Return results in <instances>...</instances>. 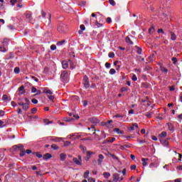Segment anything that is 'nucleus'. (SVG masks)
I'll use <instances>...</instances> for the list:
<instances>
[{
  "mask_svg": "<svg viewBox=\"0 0 182 182\" xmlns=\"http://www.w3.org/2000/svg\"><path fill=\"white\" fill-rule=\"evenodd\" d=\"M60 80L63 82V83H68V82H69V73L68 71L64 70L61 73Z\"/></svg>",
  "mask_w": 182,
  "mask_h": 182,
  "instance_id": "obj_1",
  "label": "nucleus"
},
{
  "mask_svg": "<svg viewBox=\"0 0 182 182\" xmlns=\"http://www.w3.org/2000/svg\"><path fill=\"white\" fill-rule=\"evenodd\" d=\"M82 85L85 89H89L90 87V81H89V77L87 75L83 77Z\"/></svg>",
  "mask_w": 182,
  "mask_h": 182,
  "instance_id": "obj_2",
  "label": "nucleus"
},
{
  "mask_svg": "<svg viewBox=\"0 0 182 182\" xmlns=\"http://www.w3.org/2000/svg\"><path fill=\"white\" fill-rule=\"evenodd\" d=\"M19 150H23V145L22 144L13 146L10 151H11V153H14V151H19Z\"/></svg>",
  "mask_w": 182,
  "mask_h": 182,
  "instance_id": "obj_3",
  "label": "nucleus"
},
{
  "mask_svg": "<svg viewBox=\"0 0 182 182\" xmlns=\"http://www.w3.org/2000/svg\"><path fill=\"white\" fill-rule=\"evenodd\" d=\"M58 32H60L61 33H63L68 31V26L66 24H60L58 26Z\"/></svg>",
  "mask_w": 182,
  "mask_h": 182,
  "instance_id": "obj_4",
  "label": "nucleus"
},
{
  "mask_svg": "<svg viewBox=\"0 0 182 182\" xmlns=\"http://www.w3.org/2000/svg\"><path fill=\"white\" fill-rule=\"evenodd\" d=\"M73 161H74L77 166H82V156L79 155L78 158H73Z\"/></svg>",
  "mask_w": 182,
  "mask_h": 182,
  "instance_id": "obj_5",
  "label": "nucleus"
},
{
  "mask_svg": "<svg viewBox=\"0 0 182 182\" xmlns=\"http://www.w3.org/2000/svg\"><path fill=\"white\" fill-rule=\"evenodd\" d=\"M112 178H113L114 182H118L119 181H122L123 180V178H120L118 173H116L112 175Z\"/></svg>",
  "mask_w": 182,
  "mask_h": 182,
  "instance_id": "obj_6",
  "label": "nucleus"
},
{
  "mask_svg": "<svg viewBox=\"0 0 182 182\" xmlns=\"http://www.w3.org/2000/svg\"><path fill=\"white\" fill-rule=\"evenodd\" d=\"M18 106H22L23 110L26 112L29 109V104H26L24 102H20L18 103Z\"/></svg>",
  "mask_w": 182,
  "mask_h": 182,
  "instance_id": "obj_7",
  "label": "nucleus"
},
{
  "mask_svg": "<svg viewBox=\"0 0 182 182\" xmlns=\"http://www.w3.org/2000/svg\"><path fill=\"white\" fill-rule=\"evenodd\" d=\"M88 120L90 122V123H92L93 124H98V123H100V120H99L96 117L89 118Z\"/></svg>",
  "mask_w": 182,
  "mask_h": 182,
  "instance_id": "obj_8",
  "label": "nucleus"
},
{
  "mask_svg": "<svg viewBox=\"0 0 182 182\" xmlns=\"http://www.w3.org/2000/svg\"><path fill=\"white\" fill-rule=\"evenodd\" d=\"M104 159H105V156H103V154H99L98 159H97V163L99 166L102 165V163H103Z\"/></svg>",
  "mask_w": 182,
  "mask_h": 182,
  "instance_id": "obj_9",
  "label": "nucleus"
},
{
  "mask_svg": "<svg viewBox=\"0 0 182 182\" xmlns=\"http://www.w3.org/2000/svg\"><path fill=\"white\" fill-rule=\"evenodd\" d=\"M130 147H132L131 144H126L124 145H120L119 146L120 150H125V149H130Z\"/></svg>",
  "mask_w": 182,
  "mask_h": 182,
  "instance_id": "obj_10",
  "label": "nucleus"
},
{
  "mask_svg": "<svg viewBox=\"0 0 182 182\" xmlns=\"http://www.w3.org/2000/svg\"><path fill=\"white\" fill-rule=\"evenodd\" d=\"M135 129H139V125L137 123L132 124V126L129 127V132H133V130H135Z\"/></svg>",
  "mask_w": 182,
  "mask_h": 182,
  "instance_id": "obj_11",
  "label": "nucleus"
},
{
  "mask_svg": "<svg viewBox=\"0 0 182 182\" xmlns=\"http://www.w3.org/2000/svg\"><path fill=\"white\" fill-rule=\"evenodd\" d=\"M63 69H68L69 68V63L66 60L62 61Z\"/></svg>",
  "mask_w": 182,
  "mask_h": 182,
  "instance_id": "obj_12",
  "label": "nucleus"
},
{
  "mask_svg": "<svg viewBox=\"0 0 182 182\" xmlns=\"http://www.w3.org/2000/svg\"><path fill=\"white\" fill-rule=\"evenodd\" d=\"M43 159L46 161L49 160V159H52V154H50V153H47L43 155Z\"/></svg>",
  "mask_w": 182,
  "mask_h": 182,
  "instance_id": "obj_13",
  "label": "nucleus"
},
{
  "mask_svg": "<svg viewBox=\"0 0 182 182\" xmlns=\"http://www.w3.org/2000/svg\"><path fill=\"white\" fill-rule=\"evenodd\" d=\"M62 140H63V138H60V137H55L51 139V141H54L55 143H59L62 141Z\"/></svg>",
  "mask_w": 182,
  "mask_h": 182,
  "instance_id": "obj_14",
  "label": "nucleus"
},
{
  "mask_svg": "<svg viewBox=\"0 0 182 182\" xmlns=\"http://www.w3.org/2000/svg\"><path fill=\"white\" fill-rule=\"evenodd\" d=\"M33 156H36V157H38V159H42L43 157V155H42V153L41 152H33Z\"/></svg>",
  "mask_w": 182,
  "mask_h": 182,
  "instance_id": "obj_15",
  "label": "nucleus"
},
{
  "mask_svg": "<svg viewBox=\"0 0 182 182\" xmlns=\"http://www.w3.org/2000/svg\"><path fill=\"white\" fill-rule=\"evenodd\" d=\"M114 132H115V133H117V134H124V131H122L119 128L114 129Z\"/></svg>",
  "mask_w": 182,
  "mask_h": 182,
  "instance_id": "obj_16",
  "label": "nucleus"
},
{
  "mask_svg": "<svg viewBox=\"0 0 182 182\" xmlns=\"http://www.w3.org/2000/svg\"><path fill=\"white\" fill-rule=\"evenodd\" d=\"M142 166H146L147 165V161H149V158H142Z\"/></svg>",
  "mask_w": 182,
  "mask_h": 182,
  "instance_id": "obj_17",
  "label": "nucleus"
},
{
  "mask_svg": "<svg viewBox=\"0 0 182 182\" xmlns=\"http://www.w3.org/2000/svg\"><path fill=\"white\" fill-rule=\"evenodd\" d=\"M170 33L171 41H176V39H177V36H176V33H174L173 31H171Z\"/></svg>",
  "mask_w": 182,
  "mask_h": 182,
  "instance_id": "obj_18",
  "label": "nucleus"
},
{
  "mask_svg": "<svg viewBox=\"0 0 182 182\" xmlns=\"http://www.w3.org/2000/svg\"><path fill=\"white\" fill-rule=\"evenodd\" d=\"M60 161H65V160H66V154H60Z\"/></svg>",
  "mask_w": 182,
  "mask_h": 182,
  "instance_id": "obj_19",
  "label": "nucleus"
},
{
  "mask_svg": "<svg viewBox=\"0 0 182 182\" xmlns=\"http://www.w3.org/2000/svg\"><path fill=\"white\" fill-rule=\"evenodd\" d=\"M2 100H4L5 102H11V97H8V95H4Z\"/></svg>",
  "mask_w": 182,
  "mask_h": 182,
  "instance_id": "obj_20",
  "label": "nucleus"
},
{
  "mask_svg": "<svg viewBox=\"0 0 182 182\" xmlns=\"http://www.w3.org/2000/svg\"><path fill=\"white\" fill-rule=\"evenodd\" d=\"M68 63H70V68L71 70L75 69V63H73V61L72 60H68Z\"/></svg>",
  "mask_w": 182,
  "mask_h": 182,
  "instance_id": "obj_21",
  "label": "nucleus"
},
{
  "mask_svg": "<svg viewBox=\"0 0 182 182\" xmlns=\"http://www.w3.org/2000/svg\"><path fill=\"white\" fill-rule=\"evenodd\" d=\"M111 123H113V120L107 121L105 123L104 126H106L107 127H112V125H109Z\"/></svg>",
  "mask_w": 182,
  "mask_h": 182,
  "instance_id": "obj_22",
  "label": "nucleus"
},
{
  "mask_svg": "<svg viewBox=\"0 0 182 182\" xmlns=\"http://www.w3.org/2000/svg\"><path fill=\"white\" fill-rule=\"evenodd\" d=\"M92 154H95V152H92L91 151H87V157H88V159H92Z\"/></svg>",
  "mask_w": 182,
  "mask_h": 182,
  "instance_id": "obj_23",
  "label": "nucleus"
},
{
  "mask_svg": "<svg viewBox=\"0 0 182 182\" xmlns=\"http://www.w3.org/2000/svg\"><path fill=\"white\" fill-rule=\"evenodd\" d=\"M89 174H90V171H86L85 173H84V178H89Z\"/></svg>",
  "mask_w": 182,
  "mask_h": 182,
  "instance_id": "obj_24",
  "label": "nucleus"
},
{
  "mask_svg": "<svg viewBox=\"0 0 182 182\" xmlns=\"http://www.w3.org/2000/svg\"><path fill=\"white\" fill-rule=\"evenodd\" d=\"M145 116L149 119H151V117L153 116V112H146Z\"/></svg>",
  "mask_w": 182,
  "mask_h": 182,
  "instance_id": "obj_25",
  "label": "nucleus"
},
{
  "mask_svg": "<svg viewBox=\"0 0 182 182\" xmlns=\"http://www.w3.org/2000/svg\"><path fill=\"white\" fill-rule=\"evenodd\" d=\"M109 155L110 156V157H112V159H114V160H117V161H119V159L117 156H116V155L112 154L109 153Z\"/></svg>",
  "mask_w": 182,
  "mask_h": 182,
  "instance_id": "obj_26",
  "label": "nucleus"
},
{
  "mask_svg": "<svg viewBox=\"0 0 182 182\" xmlns=\"http://www.w3.org/2000/svg\"><path fill=\"white\" fill-rule=\"evenodd\" d=\"M63 120H64V122H72V121H73L74 120V119L73 118H71V117H64L63 118Z\"/></svg>",
  "mask_w": 182,
  "mask_h": 182,
  "instance_id": "obj_27",
  "label": "nucleus"
},
{
  "mask_svg": "<svg viewBox=\"0 0 182 182\" xmlns=\"http://www.w3.org/2000/svg\"><path fill=\"white\" fill-rule=\"evenodd\" d=\"M26 154V152L25 151V150L23 149L20 150V157H23V156H25Z\"/></svg>",
  "mask_w": 182,
  "mask_h": 182,
  "instance_id": "obj_28",
  "label": "nucleus"
},
{
  "mask_svg": "<svg viewBox=\"0 0 182 182\" xmlns=\"http://www.w3.org/2000/svg\"><path fill=\"white\" fill-rule=\"evenodd\" d=\"M103 176L105 177V178H109V177H110V173L109 172H104L103 173Z\"/></svg>",
  "mask_w": 182,
  "mask_h": 182,
  "instance_id": "obj_29",
  "label": "nucleus"
},
{
  "mask_svg": "<svg viewBox=\"0 0 182 182\" xmlns=\"http://www.w3.org/2000/svg\"><path fill=\"white\" fill-rule=\"evenodd\" d=\"M51 149H53V150H59V146H58L55 144H53L51 145Z\"/></svg>",
  "mask_w": 182,
  "mask_h": 182,
  "instance_id": "obj_30",
  "label": "nucleus"
},
{
  "mask_svg": "<svg viewBox=\"0 0 182 182\" xmlns=\"http://www.w3.org/2000/svg\"><path fill=\"white\" fill-rule=\"evenodd\" d=\"M125 41H126L127 43H129L130 45H133V41H132V40H130V38L126 37Z\"/></svg>",
  "mask_w": 182,
  "mask_h": 182,
  "instance_id": "obj_31",
  "label": "nucleus"
},
{
  "mask_svg": "<svg viewBox=\"0 0 182 182\" xmlns=\"http://www.w3.org/2000/svg\"><path fill=\"white\" fill-rule=\"evenodd\" d=\"M20 72H21V69L19 68V67H16L14 68V73H16V75L19 74Z\"/></svg>",
  "mask_w": 182,
  "mask_h": 182,
  "instance_id": "obj_32",
  "label": "nucleus"
},
{
  "mask_svg": "<svg viewBox=\"0 0 182 182\" xmlns=\"http://www.w3.org/2000/svg\"><path fill=\"white\" fill-rule=\"evenodd\" d=\"M156 119H159V120H164V119H165V117L163 114H160L156 117Z\"/></svg>",
  "mask_w": 182,
  "mask_h": 182,
  "instance_id": "obj_33",
  "label": "nucleus"
},
{
  "mask_svg": "<svg viewBox=\"0 0 182 182\" xmlns=\"http://www.w3.org/2000/svg\"><path fill=\"white\" fill-rule=\"evenodd\" d=\"M43 93H47V95H53V92L50 90H44Z\"/></svg>",
  "mask_w": 182,
  "mask_h": 182,
  "instance_id": "obj_34",
  "label": "nucleus"
},
{
  "mask_svg": "<svg viewBox=\"0 0 182 182\" xmlns=\"http://www.w3.org/2000/svg\"><path fill=\"white\" fill-rule=\"evenodd\" d=\"M109 75H115L116 74V70L114 68H111L109 72Z\"/></svg>",
  "mask_w": 182,
  "mask_h": 182,
  "instance_id": "obj_35",
  "label": "nucleus"
},
{
  "mask_svg": "<svg viewBox=\"0 0 182 182\" xmlns=\"http://www.w3.org/2000/svg\"><path fill=\"white\" fill-rule=\"evenodd\" d=\"M160 137H167V132H162L160 134H159Z\"/></svg>",
  "mask_w": 182,
  "mask_h": 182,
  "instance_id": "obj_36",
  "label": "nucleus"
},
{
  "mask_svg": "<svg viewBox=\"0 0 182 182\" xmlns=\"http://www.w3.org/2000/svg\"><path fill=\"white\" fill-rule=\"evenodd\" d=\"M0 52H6V48H5V46H0Z\"/></svg>",
  "mask_w": 182,
  "mask_h": 182,
  "instance_id": "obj_37",
  "label": "nucleus"
},
{
  "mask_svg": "<svg viewBox=\"0 0 182 182\" xmlns=\"http://www.w3.org/2000/svg\"><path fill=\"white\" fill-rule=\"evenodd\" d=\"M5 157V154H4V151H0V161Z\"/></svg>",
  "mask_w": 182,
  "mask_h": 182,
  "instance_id": "obj_38",
  "label": "nucleus"
},
{
  "mask_svg": "<svg viewBox=\"0 0 182 182\" xmlns=\"http://www.w3.org/2000/svg\"><path fill=\"white\" fill-rule=\"evenodd\" d=\"M65 42H66V41H65V40H63V41H58V42L57 43V45H58V46H62V45H63V44L65 43Z\"/></svg>",
  "mask_w": 182,
  "mask_h": 182,
  "instance_id": "obj_39",
  "label": "nucleus"
},
{
  "mask_svg": "<svg viewBox=\"0 0 182 182\" xmlns=\"http://www.w3.org/2000/svg\"><path fill=\"white\" fill-rule=\"evenodd\" d=\"M171 60H172L173 65H176V63H177V61H178L177 58H176V57H173L171 58Z\"/></svg>",
  "mask_w": 182,
  "mask_h": 182,
  "instance_id": "obj_40",
  "label": "nucleus"
},
{
  "mask_svg": "<svg viewBox=\"0 0 182 182\" xmlns=\"http://www.w3.org/2000/svg\"><path fill=\"white\" fill-rule=\"evenodd\" d=\"M149 33L151 34V33H154V27H151L149 29Z\"/></svg>",
  "mask_w": 182,
  "mask_h": 182,
  "instance_id": "obj_41",
  "label": "nucleus"
},
{
  "mask_svg": "<svg viewBox=\"0 0 182 182\" xmlns=\"http://www.w3.org/2000/svg\"><path fill=\"white\" fill-rule=\"evenodd\" d=\"M109 58H110L111 59H113V58H114V53L111 52L108 54Z\"/></svg>",
  "mask_w": 182,
  "mask_h": 182,
  "instance_id": "obj_42",
  "label": "nucleus"
},
{
  "mask_svg": "<svg viewBox=\"0 0 182 182\" xmlns=\"http://www.w3.org/2000/svg\"><path fill=\"white\" fill-rule=\"evenodd\" d=\"M168 129H169L170 132L174 131V127L173 126V124H168Z\"/></svg>",
  "mask_w": 182,
  "mask_h": 182,
  "instance_id": "obj_43",
  "label": "nucleus"
},
{
  "mask_svg": "<svg viewBox=\"0 0 182 182\" xmlns=\"http://www.w3.org/2000/svg\"><path fill=\"white\" fill-rule=\"evenodd\" d=\"M127 90H129V87H123L121 88L122 93H123V92H127Z\"/></svg>",
  "mask_w": 182,
  "mask_h": 182,
  "instance_id": "obj_44",
  "label": "nucleus"
},
{
  "mask_svg": "<svg viewBox=\"0 0 182 182\" xmlns=\"http://www.w3.org/2000/svg\"><path fill=\"white\" fill-rule=\"evenodd\" d=\"M109 2L112 6H114L116 5V1H114V0H109Z\"/></svg>",
  "mask_w": 182,
  "mask_h": 182,
  "instance_id": "obj_45",
  "label": "nucleus"
},
{
  "mask_svg": "<svg viewBox=\"0 0 182 182\" xmlns=\"http://www.w3.org/2000/svg\"><path fill=\"white\" fill-rule=\"evenodd\" d=\"M37 111H38V109H36V107L32 108V109H31V113H32V114H35Z\"/></svg>",
  "mask_w": 182,
  "mask_h": 182,
  "instance_id": "obj_46",
  "label": "nucleus"
},
{
  "mask_svg": "<svg viewBox=\"0 0 182 182\" xmlns=\"http://www.w3.org/2000/svg\"><path fill=\"white\" fill-rule=\"evenodd\" d=\"M18 2V0H11L10 3L11 4L12 6H15V4Z\"/></svg>",
  "mask_w": 182,
  "mask_h": 182,
  "instance_id": "obj_47",
  "label": "nucleus"
},
{
  "mask_svg": "<svg viewBox=\"0 0 182 182\" xmlns=\"http://www.w3.org/2000/svg\"><path fill=\"white\" fill-rule=\"evenodd\" d=\"M38 92V90L35 87H32L31 88V93H36Z\"/></svg>",
  "mask_w": 182,
  "mask_h": 182,
  "instance_id": "obj_48",
  "label": "nucleus"
},
{
  "mask_svg": "<svg viewBox=\"0 0 182 182\" xmlns=\"http://www.w3.org/2000/svg\"><path fill=\"white\" fill-rule=\"evenodd\" d=\"M50 50H56V45L53 44L50 46Z\"/></svg>",
  "mask_w": 182,
  "mask_h": 182,
  "instance_id": "obj_49",
  "label": "nucleus"
},
{
  "mask_svg": "<svg viewBox=\"0 0 182 182\" xmlns=\"http://www.w3.org/2000/svg\"><path fill=\"white\" fill-rule=\"evenodd\" d=\"M141 52H143L141 48H139L138 50H136V53H138V55H141Z\"/></svg>",
  "mask_w": 182,
  "mask_h": 182,
  "instance_id": "obj_50",
  "label": "nucleus"
},
{
  "mask_svg": "<svg viewBox=\"0 0 182 182\" xmlns=\"http://www.w3.org/2000/svg\"><path fill=\"white\" fill-rule=\"evenodd\" d=\"M137 60H139L141 62H143L144 60V58H141V56L139 55L136 57Z\"/></svg>",
  "mask_w": 182,
  "mask_h": 182,
  "instance_id": "obj_51",
  "label": "nucleus"
},
{
  "mask_svg": "<svg viewBox=\"0 0 182 182\" xmlns=\"http://www.w3.org/2000/svg\"><path fill=\"white\" fill-rule=\"evenodd\" d=\"M95 26H97V28H101V26H103V24L96 21L95 22Z\"/></svg>",
  "mask_w": 182,
  "mask_h": 182,
  "instance_id": "obj_52",
  "label": "nucleus"
},
{
  "mask_svg": "<svg viewBox=\"0 0 182 182\" xmlns=\"http://www.w3.org/2000/svg\"><path fill=\"white\" fill-rule=\"evenodd\" d=\"M158 33H161L162 35H164V30H163V28L158 29Z\"/></svg>",
  "mask_w": 182,
  "mask_h": 182,
  "instance_id": "obj_53",
  "label": "nucleus"
},
{
  "mask_svg": "<svg viewBox=\"0 0 182 182\" xmlns=\"http://www.w3.org/2000/svg\"><path fill=\"white\" fill-rule=\"evenodd\" d=\"M41 16L42 18H45L46 17V12L41 11Z\"/></svg>",
  "mask_w": 182,
  "mask_h": 182,
  "instance_id": "obj_54",
  "label": "nucleus"
},
{
  "mask_svg": "<svg viewBox=\"0 0 182 182\" xmlns=\"http://www.w3.org/2000/svg\"><path fill=\"white\" fill-rule=\"evenodd\" d=\"M26 18L27 19H31V18H32V14H29V13L26 14Z\"/></svg>",
  "mask_w": 182,
  "mask_h": 182,
  "instance_id": "obj_55",
  "label": "nucleus"
},
{
  "mask_svg": "<svg viewBox=\"0 0 182 182\" xmlns=\"http://www.w3.org/2000/svg\"><path fill=\"white\" fill-rule=\"evenodd\" d=\"M73 117H74V119H75V120H79V119L80 118L79 117V115L75 114H73Z\"/></svg>",
  "mask_w": 182,
  "mask_h": 182,
  "instance_id": "obj_56",
  "label": "nucleus"
},
{
  "mask_svg": "<svg viewBox=\"0 0 182 182\" xmlns=\"http://www.w3.org/2000/svg\"><path fill=\"white\" fill-rule=\"evenodd\" d=\"M108 140L109 143H113V141L116 140V138L112 137V138H109Z\"/></svg>",
  "mask_w": 182,
  "mask_h": 182,
  "instance_id": "obj_57",
  "label": "nucleus"
},
{
  "mask_svg": "<svg viewBox=\"0 0 182 182\" xmlns=\"http://www.w3.org/2000/svg\"><path fill=\"white\" fill-rule=\"evenodd\" d=\"M32 103H33L34 105H38V100L33 98L31 100Z\"/></svg>",
  "mask_w": 182,
  "mask_h": 182,
  "instance_id": "obj_58",
  "label": "nucleus"
},
{
  "mask_svg": "<svg viewBox=\"0 0 182 182\" xmlns=\"http://www.w3.org/2000/svg\"><path fill=\"white\" fill-rule=\"evenodd\" d=\"M80 28L81 31H85L86 30V27H85V25L82 24L80 26Z\"/></svg>",
  "mask_w": 182,
  "mask_h": 182,
  "instance_id": "obj_59",
  "label": "nucleus"
},
{
  "mask_svg": "<svg viewBox=\"0 0 182 182\" xmlns=\"http://www.w3.org/2000/svg\"><path fill=\"white\" fill-rule=\"evenodd\" d=\"M88 182H96V180L93 178H88Z\"/></svg>",
  "mask_w": 182,
  "mask_h": 182,
  "instance_id": "obj_60",
  "label": "nucleus"
},
{
  "mask_svg": "<svg viewBox=\"0 0 182 182\" xmlns=\"http://www.w3.org/2000/svg\"><path fill=\"white\" fill-rule=\"evenodd\" d=\"M132 80H134V82H136L137 80V76L134 75L132 77Z\"/></svg>",
  "mask_w": 182,
  "mask_h": 182,
  "instance_id": "obj_61",
  "label": "nucleus"
},
{
  "mask_svg": "<svg viewBox=\"0 0 182 182\" xmlns=\"http://www.w3.org/2000/svg\"><path fill=\"white\" fill-rule=\"evenodd\" d=\"M110 66H111V64L109 63H105V68H107V69H110Z\"/></svg>",
  "mask_w": 182,
  "mask_h": 182,
  "instance_id": "obj_62",
  "label": "nucleus"
},
{
  "mask_svg": "<svg viewBox=\"0 0 182 182\" xmlns=\"http://www.w3.org/2000/svg\"><path fill=\"white\" fill-rule=\"evenodd\" d=\"M151 69H153V68H151V67H150V65H146L145 67V70H151Z\"/></svg>",
  "mask_w": 182,
  "mask_h": 182,
  "instance_id": "obj_63",
  "label": "nucleus"
},
{
  "mask_svg": "<svg viewBox=\"0 0 182 182\" xmlns=\"http://www.w3.org/2000/svg\"><path fill=\"white\" fill-rule=\"evenodd\" d=\"M107 23H112V18L110 17L107 18Z\"/></svg>",
  "mask_w": 182,
  "mask_h": 182,
  "instance_id": "obj_64",
  "label": "nucleus"
}]
</instances>
